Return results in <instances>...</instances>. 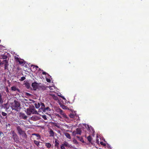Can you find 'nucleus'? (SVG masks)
I'll return each instance as SVG.
<instances>
[{
    "label": "nucleus",
    "instance_id": "obj_1",
    "mask_svg": "<svg viewBox=\"0 0 149 149\" xmlns=\"http://www.w3.org/2000/svg\"><path fill=\"white\" fill-rule=\"evenodd\" d=\"M20 106V104L17 101H15L14 104L12 106V108L13 109L18 111Z\"/></svg>",
    "mask_w": 149,
    "mask_h": 149
},
{
    "label": "nucleus",
    "instance_id": "obj_2",
    "mask_svg": "<svg viewBox=\"0 0 149 149\" xmlns=\"http://www.w3.org/2000/svg\"><path fill=\"white\" fill-rule=\"evenodd\" d=\"M12 134V137L13 140L16 142L17 143L19 141V138L15 132L14 131H11Z\"/></svg>",
    "mask_w": 149,
    "mask_h": 149
},
{
    "label": "nucleus",
    "instance_id": "obj_3",
    "mask_svg": "<svg viewBox=\"0 0 149 149\" xmlns=\"http://www.w3.org/2000/svg\"><path fill=\"white\" fill-rule=\"evenodd\" d=\"M1 65L4 64V69L6 70L8 69V61L7 60H5L1 62Z\"/></svg>",
    "mask_w": 149,
    "mask_h": 149
},
{
    "label": "nucleus",
    "instance_id": "obj_4",
    "mask_svg": "<svg viewBox=\"0 0 149 149\" xmlns=\"http://www.w3.org/2000/svg\"><path fill=\"white\" fill-rule=\"evenodd\" d=\"M81 131L79 128H77L76 129V131H73L72 134L73 135H75L76 134L80 135L81 134Z\"/></svg>",
    "mask_w": 149,
    "mask_h": 149
},
{
    "label": "nucleus",
    "instance_id": "obj_5",
    "mask_svg": "<svg viewBox=\"0 0 149 149\" xmlns=\"http://www.w3.org/2000/svg\"><path fill=\"white\" fill-rule=\"evenodd\" d=\"M38 84L36 82H34L32 84V87L33 90L36 91L38 88Z\"/></svg>",
    "mask_w": 149,
    "mask_h": 149
},
{
    "label": "nucleus",
    "instance_id": "obj_6",
    "mask_svg": "<svg viewBox=\"0 0 149 149\" xmlns=\"http://www.w3.org/2000/svg\"><path fill=\"white\" fill-rule=\"evenodd\" d=\"M57 111L60 113L61 115H62L64 117H66V115L63 112L62 110L60 108H59L57 110Z\"/></svg>",
    "mask_w": 149,
    "mask_h": 149
},
{
    "label": "nucleus",
    "instance_id": "obj_7",
    "mask_svg": "<svg viewBox=\"0 0 149 149\" xmlns=\"http://www.w3.org/2000/svg\"><path fill=\"white\" fill-rule=\"evenodd\" d=\"M31 119L32 120L36 121L39 120L40 119V118L38 116H34L31 117Z\"/></svg>",
    "mask_w": 149,
    "mask_h": 149
},
{
    "label": "nucleus",
    "instance_id": "obj_8",
    "mask_svg": "<svg viewBox=\"0 0 149 149\" xmlns=\"http://www.w3.org/2000/svg\"><path fill=\"white\" fill-rule=\"evenodd\" d=\"M19 117L24 120L26 119L27 118V116L24 113H20Z\"/></svg>",
    "mask_w": 149,
    "mask_h": 149
},
{
    "label": "nucleus",
    "instance_id": "obj_9",
    "mask_svg": "<svg viewBox=\"0 0 149 149\" xmlns=\"http://www.w3.org/2000/svg\"><path fill=\"white\" fill-rule=\"evenodd\" d=\"M18 131V133L20 134L22 133L24 131H23L21 127L19 126H17L16 127Z\"/></svg>",
    "mask_w": 149,
    "mask_h": 149
},
{
    "label": "nucleus",
    "instance_id": "obj_10",
    "mask_svg": "<svg viewBox=\"0 0 149 149\" xmlns=\"http://www.w3.org/2000/svg\"><path fill=\"white\" fill-rule=\"evenodd\" d=\"M59 141L57 139H55V145L54 146L56 148H59Z\"/></svg>",
    "mask_w": 149,
    "mask_h": 149
},
{
    "label": "nucleus",
    "instance_id": "obj_11",
    "mask_svg": "<svg viewBox=\"0 0 149 149\" xmlns=\"http://www.w3.org/2000/svg\"><path fill=\"white\" fill-rule=\"evenodd\" d=\"M51 111V109L49 107H45V108L42 111L44 112H47L50 111Z\"/></svg>",
    "mask_w": 149,
    "mask_h": 149
},
{
    "label": "nucleus",
    "instance_id": "obj_12",
    "mask_svg": "<svg viewBox=\"0 0 149 149\" xmlns=\"http://www.w3.org/2000/svg\"><path fill=\"white\" fill-rule=\"evenodd\" d=\"M11 90L13 91H17L19 92H20V91L19 89L16 88L15 86H12L11 87Z\"/></svg>",
    "mask_w": 149,
    "mask_h": 149
},
{
    "label": "nucleus",
    "instance_id": "obj_13",
    "mask_svg": "<svg viewBox=\"0 0 149 149\" xmlns=\"http://www.w3.org/2000/svg\"><path fill=\"white\" fill-rule=\"evenodd\" d=\"M40 110L41 109L42 111L45 107V104L42 102H40Z\"/></svg>",
    "mask_w": 149,
    "mask_h": 149
},
{
    "label": "nucleus",
    "instance_id": "obj_14",
    "mask_svg": "<svg viewBox=\"0 0 149 149\" xmlns=\"http://www.w3.org/2000/svg\"><path fill=\"white\" fill-rule=\"evenodd\" d=\"M32 111L31 109H27L26 110V113L28 115H30L32 113Z\"/></svg>",
    "mask_w": 149,
    "mask_h": 149
},
{
    "label": "nucleus",
    "instance_id": "obj_15",
    "mask_svg": "<svg viewBox=\"0 0 149 149\" xmlns=\"http://www.w3.org/2000/svg\"><path fill=\"white\" fill-rule=\"evenodd\" d=\"M45 146L48 148H50L51 147L52 145L50 143H45Z\"/></svg>",
    "mask_w": 149,
    "mask_h": 149
},
{
    "label": "nucleus",
    "instance_id": "obj_16",
    "mask_svg": "<svg viewBox=\"0 0 149 149\" xmlns=\"http://www.w3.org/2000/svg\"><path fill=\"white\" fill-rule=\"evenodd\" d=\"M49 132L50 134V136H54V132L52 130L50 129L49 131Z\"/></svg>",
    "mask_w": 149,
    "mask_h": 149
},
{
    "label": "nucleus",
    "instance_id": "obj_17",
    "mask_svg": "<svg viewBox=\"0 0 149 149\" xmlns=\"http://www.w3.org/2000/svg\"><path fill=\"white\" fill-rule=\"evenodd\" d=\"M20 135H22V137L24 138V139H26L27 137V136L26 134V133H25L24 131H23L22 133Z\"/></svg>",
    "mask_w": 149,
    "mask_h": 149
},
{
    "label": "nucleus",
    "instance_id": "obj_18",
    "mask_svg": "<svg viewBox=\"0 0 149 149\" xmlns=\"http://www.w3.org/2000/svg\"><path fill=\"white\" fill-rule=\"evenodd\" d=\"M34 143L36 144V145L38 148H40V142L36 141V140H34L33 141Z\"/></svg>",
    "mask_w": 149,
    "mask_h": 149
},
{
    "label": "nucleus",
    "instance_id": "obj_19",
    "mask_svg": "<svg viewBox=\"0 0 149 149\" xmlns=\"http://www.w3.org/2000/svg\"><path fill=\"white\" fill-rule=\"evenodd\" d=\"M0 57H1V59L6 60V59L7 58L8 56L4 54H2L1 55Z\"/></svg>",
    "mask_w": 149,
    "mask_h": 149
},
{
    "label": "nucleus",
    "instance_id": "obj_20",
    "mask_svg": "<svg viewBox=\"0 0 149 149\" xmlns=\"http://www.w3.org/2000/svg\"><path fill=\"white\" fill-rule=\"evenodd\" d=\"M64 135L65 136H66V137L69 139H71V137L70 136V134H69L68 133L66 132L64 133Z\"/></svg>",
    "mask_w": 149,
    "mask_h": 149
},
{
    "label": "nucleus",
    "instance_id": "obj_21",
    "mask_svg": "<svg viewBox=\"0 0 149 149\" xmlns=\"http://www.w3.org/2000/svg\"><path fill=\"white\" fill-rule=\"evenodd\" d=\"M61 145H63V146H65V147H69V143H68L66 141H65L63 143V144H61Z\"/></svg>",
    "mask_w": 149,
    "mask_h": 149
},
{
    "label": "nucleus",
    "instance_id": "obj_22",
    "mask_svg": "<svg viewBox=\"0 0 149 149\" xmlns=\"http://www.w3.org/2000/svg\"><path fill=\"white\" fill-rule=\"evenodd\" d=\"M40 103H35L34 104V106L35 107L37 108H38L40 107Z\"/></svg>",
    "mask_w": 149,
    "mask_h": 149
},
{
    "label": "nucleus",
    "instance_id": "obj_23",
    "mask_svg": "<svg viewBox=\"0 0 149 149\" xmlns=\"http://www.w3.org/2000/svg\"><path fill=\"white\" fill-rule=\"evenodd\" d=\"M89 142H91L92 138L91 136L89 135L87 138Z\"/></svg>",
    "mask_w": 149,
    "mask_h": 149
},
{
    "label": "nucleus",
    "instance_id": "obj_24",
    "mask_svg": "<svg viewBox=\"0 0 149 149\" xmlns=\"http://www.w3.org/2000/svg\"><path fill=\"white\" fill-rule=\"evenodd\" d=\"M52 97L55 100H57L58 99V97L57 96L55 95H52Z\"/></svg>",
    "mask_w": 149,
    "mask_h": 149
},
{
    "label": "nucleus",
    "instance_id": "obj_25",
    "mask_svg": "<svg viewBox=\"0 0 149 149\" xmlns=\"http://www.w3.org/2000/svg\"><path fill=\"white\" fill-rule=\"evenodd\" d=\"M76 137L77 138H78L79 139V140L81 141L82 143H84V139H83L82 138H80L79 136H76Z\"/></svg>",
    "mask_w": 149,
    "mask_h": 149
},
{
    "label": "nucleus",
    "instance_id": "obj_26",
    "mask_svg": "<svg viewBox=\"0 0 149 149\" xmlns=\"http://www.w3.org/2000/svg\"><path fill=\"white\" fill-rule=\"evenodd\" d=\"M16 61H18L19 64H22L23 63V62L22 61H20L18 58H16Z\"/></svg>",
    "mask_w": 149,
    "mask_h": 149
},
{
    "label": "nucleus",
    "instance_id": "obj_27",
    "mask_svg": "<svg viewBox=\"0 0 149 149\" xmlns=\"http://www.w3.org/2000/svg\"><path fill=\"white\" fill-rule=\"evenodd\" d=\"M69 116L70 118H74L75 117V115L73 113H70L69 115Z\"/></svg>",
    "mask_w": 149,
    "mask_h": 149
},
{
    "label": "nucleus",
    "instance_id": "obj_28",
    "mask_svg": "<svg viewBox=\"0 0 149 149\" xmlns=\"http://www.w3.org/2000/svg\"><path fill=\"white\" fill-rule=\"evenodd\" d=\"M2 95L1 93H0V103L1 104H2L3 102L2 98Z\"/></svg>",
    "mask_w": 149,
    "mask_h": 149
},
{
    "label": "nucleus",
    "instance_id": "obj_29",
    "mask_svg": "<svg viewBox=\"0 0 149 149\" xmlns=\"http://www.w3.org/2000/svg\"><path fill=\"white\" fill-rule=\"evenodd\" d=\"M31 67H33V68H35V70H36L37 68H38V67L37 66H35L33 65H31Z\"/></svg>",
    "mask_w": 149,
    "mask_h": 149
},
{
    "label": "nucleus",
    "instance_id": "obj_30",
    "mask_svg": "<svg viewBox=\"0 0 149 149\" xmlns=\"http://www.w3.org/2000/svg\"><path fill=\"white\" fill-rule=\"evenodd\" d=\"M53 125L54 126L57 127L58 128L59 127V125L58 123H53Z\"/></svg>",
    "mask_w": 149,
    "mask_h": 149
},
{
    "label": "nucleus",
    "instance_id": "obj_31",
    "mask_svg": "<svg viewBox=\"0 0 149 149\" xmlns=\"http://www.w3.org/2000/svg\"><path fill=\"white\" fill-rule=\"evenodd\" d=\"M1 114L3 116H6V118H7V113L4 112H1Z\"/></svg>",
    "mask_w": 149,
    "mask_h": 149
},
{
    "label": "nucleus",
    "instance_id": "obj_32",
    "mask_svg": "<svg viewBox=\"0 0 149 149\" xmlns=\"http://www.w3.org/2000/svg\"><path fill=\"white\" fill-rule=\"evenodd\" d=\"M32 109V113L33 114H37L38 113V112L37 111L35 110V109Z\"/></svg>",
    "mask_w": 149,
    "mask_h": 149
},
{
    "label": "nucleus",
    "instance_id": "obj_33",
    "mask_svg": "<svg viewBox=\"0 0 149 149\" xmlns=\"http://www.w3.org/2000/svg\"><path fill=\"white\" fill-rule=\"evenodd\" d=\"M25 85L27 88H29L30 86L29 83L25 84Z\"/></svg>",
    "mask_w": 149,
    "mask_h": 149
},
{
    "label": "nucleus",
    "instance_id": "obj_34",
    "mask_svg": "<svg viewBox=\"0 0 149 149\" xmlns=\"http://www.w3.org/2000/svg\"><path fill=\"white\" fill-rule=\"evenodd\" d=\"M33 135H34L36 136L37 137H39V139L40 138V136L39 134H33Z\"/></svg>",
    "mask_w": 149,
    "mask_h": 149
},
{
    "label": "nucleus",
    "instance_id": "obj_35",
    "mask_svg": "<svg viewBox=\"0 0 149 149\" xmlns=\"http://www.w3.org/2000/svg\"><path fill=\"white\" fill-rule=\"evenodd\" d=\"M41 88L42 89H43L44 90L46 89V88L47 87H46L44 86H42V85L41 86Z\"/></svg>",
    "mask_w": 149,
    "mask_h": 149
},
{
    "label": "nucleus",
    "instance_id": "obj_36",
    "mask_svg": "<svg viewBox=\"0 0 149 149\" xmlns=\"http://www.w3.org/2000/svg\"><path fill=\"white\" fill-rule=\"evenodd\" d=\"M42 118H43L45 120H47V116L46 115H42Z\"/></svg>",
    "mask_w": 149,
    "mask_h": 149
},
{
    "label": "nucleus",
    "instance_id": "obj_37",
    "mask_svg": "<svg viewBox=\"0 0 149 149\" xmlns=\"http://www.w3.org/2000/svg\"><path fill=\"white\" fill-rule=\"evenodd\" d=\"M25 95L27 96H31V94L28 93H26Z\"/></svg>",
    "mask_w": 149,
    "mask_h": 149
},
{
    "label": "nucleus",
    "instance_id": "obj_38",
    "mask_svg": "<svg viewBox=\"0 0 149 149\" xmlns=\"http://www.w3.org/2000/svg\"><path fill=\"white\" fill-rule=\"evenodd\" d=\"M100 144L102 145H103L104 146H105L106 145V144L105 143H104L103 142H100Z\"/></svg>",
    "mask_w": 149,
    "mask_h": 149
},
{
    "label": "nucleus",
    "instance_id": "obj_39",
    "mask_svg": "<svg viewBox=\"0 0 149 149\" xmlns=\"http://www.w3.org/2000/svg\"><path fill=\"white\" fill-rule=\"evenodd\" d=\"M4 135V134L3 133V132L0 131V136L1 137L3 136Z\"/></svg>",
    "mask_w": 149,
    "mask_h": 149
},
{
    "label": "nucleus",
    "instance_id": "obj_40",
    "mask_svg": "<svg viewBox=\"0 0 149 149\" xmlns=\"http://www.w3.org/2000/svg\"><path fill=\"white\" fill-rule=\"evenodd\" d=\"M4 105H5V106L6 107V109H8L9 108V106H8V107H7V106H8L7 104H4Z\"/></svg>",
    "mask_w": 149,
    "mask_h": 149
},
{
    "label": "nucleus",
    "instance_id": "obj_41",
    "mask_svg": "<svg viewBox=\"0 0 149 149\" xmlns=\"http://www.w3.org/2000/svg\"><path fill=\"white\" fill-rule=\"evenodd\" d=\"M61 149H65V146H63V145H61Z\"/></svg>",
    "mask_w": 149,
    "mask_h": 149
},
{
    "label": "nucleus",
    "instance_id": "obj_42",
    "mask_svg": "<svg viewBox=\"0 0 149 149\" xmlns=\"http://www.w3.org/2000/svg\"><path fill=\"white\" fill-rule=\"evenodd\" d=\"M46 81L48 82H51L50 79H47Z\"/></svg>",
    "mask_w": 149,
    "mask_h": 149
},
{
    "label": "nucleus",
    "instance_id": "obj_43",
    "mask_svg": "<svg viewBox=\"0 0 149 149\" xmlns=\"http://www.w3.org/2000/svg\"><path fill=\"white\" fill-rule=\"evenodd\" d=\"M21 79L23 81L25 79V77H22L21 78Z\"/></svg>",
    "mask_w": 149,
    "mask_h": 149
},
{
    "label": "nucleus",
    "instance_id": "obj_44",
    "mask_svg": "<svg viewBox=\"0 0 149 149\" xmlns=\"http://www.w3.org/2000/svg\"><path fill=\"white\" fill-rule=\"evenodd\" d=\"M73 141H74V143H75L76 144H77L78 143V142H77V141L76 140H74Z\"/></svg>",
    "mask_w": 149,
    "mask_h": 149
},
{
    "label": "nucleus",
    "instance_id": "obj_45",
    "mask_svg": "<svg viewBox=\"0 0 149 149\" xmlns=\"http://www.w3.org/2000/svg\"><path fill=\"white\" fill-rule=\"evenodd\" d=\"M42 74H44V75H46V74H47V73L45 72H42Z\"/></svg>",
    "mask_w": 149,
    "mask_h": 149
},
{
    "label": "nucleus",
    "instance_id": "obj_46",
    "mask_svg": "<svg viewBox=\"0 0 149 149\" xmlns=\"http://www.w3.org/2000/svg\"><path fill=\"white\" fill-rule=\"evenodd\" d=\"M61 98H62L63 100H65V98L63 96H61Z\"/></svg>",
    "mask_w": 149,
    "mask_h": 149
},
{
    "label": "nucleus",
    "instance_id": "obj_47",
    "mask_svg": "<svg viewBox=\"0 0 149 149\" xmlns=\"http://www.w3.org/2000/svg\"><path fill=\"white\" fill-rule=\"evenodd\" d=\"M56 116H58V117H60V115H59V114H56Z\"/></svg>",
    "mask_w": 149,
    "mask_h": 149
},
{
    "label": "nucleus",
    "instance_id": "obj_48",
    "mask_svg": "<svg viewBox=\"0 0 149 149\" xmlns=\"http://www.w3.org/2000/svg\"><path fill=\"white\" fill-rule=\"evenodd\" d=\"M1 61L0 60V67L1 66Z\"/></svg>",
    "mask_w": 149,
    "mask_h": 149
},
{
    "label": "nucleus",
    "instance_id": "obj_49",
    "mask_svg": "<svg viewBox=\"0 0 149 149\" xmlns=\"http://www.w3.org/2000/svg\"><path fill=\"white\" fill-rule=\"evenodd\" d=\"M65 107V106L63 105V107H62V108H63V109H64V108H63V107Z\"/></svg>",
    "mask_w": 149,
    "mask_h": 149
},
{
    "label": "nucleus",
    "instance_id": "obj_50",
    "mask_svg": "<svg viewBox=\"0 0 149 149\" xmlns=\"http://www.w3.org/2000/svg\"><path fill=\"white\" fill-rule=\"evenodd\" d=\"M51 87H49V89H51Z\"/></svg>",
    "mask_w": 149,
    "mask_h": 149
},
{
    "label": "nucleus",
    "instance_id": "obj_51",
    "mask_svg": "<svg viewBox=\"0 0 149 149\" xmlns=\"http://www.w3.org/2000/svg\"><path fill=\"white\" fill-rule=\"evenodd\" d=\"M51 87H49V89H51Z\"/></svg>",
    "mask_w": 149,
    "mask_h": 149
},
{
    "label": "nucleus",
    "instance_id": "obj_52",
    "mask_svg": "<svg viewBox=\"0 0 149 149\" xmlns=\"http://www.w3.org/2000/svg\"><path fill=\"white\" fill-rule=\"evenodd\" d=\"M8 91V89H7V90H6V92H7Z\"/></svg>",
    "mask_w": 149,
    "mask_h": 149
},
{
    "label": "nucleus",
    "instance_id": "obj_53",
    "mask_svg": "<svg viewBox=\"0 0 149 149\" xmlns=\"http://www.w3.org/2000/svg\"><path fill=\"white\" fill-rule=\"evenodd\" d=\"M1 119H0V122H1Z\"/></svg>",
    "mask_w": 149,
    "mask_h": 149
},
{
    "label": "nucleus",
    "instance_id": "obj_54",
    "mask_svg": "<svg viewBox=\"0 0 149 149\" xmlns=\"http://www.w3.org/2000/svg\"><path fill=\"white\" fill-rule=\"evenodd\" d=\"M1 42V40H0V42Z\"/></svg>",
    "mask_w": 149,
    "mask_h": 149
},
{
    "label": "nucleus",
    "instance_id": "obj_55",
    "mask_svg": "<svg viewBox=\"0 0 149 149\" xmlns=\"http://www.w3.org/2000/svg\"><path fill=\"white\" fill-rule=\"evenodd\" d=\"M0 59H1V57H0Z\"/></svg>",
    "mask_w": 149,
    "mask_h": 149
}]
</instances>
